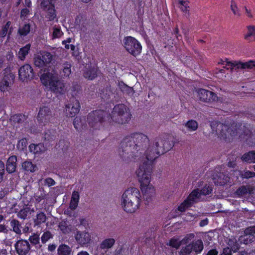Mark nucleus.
<instances>
[{
	"mask_svg": "<svg viewBox=\"0 0 255 255\" xmlns=\"http://www.w3.org/2000/svg\"><path fill=\"white\" fill-rule=\"evenodd\" d=\"M174 146L171 137L163 134L150 140L145 134L134 132L122 140L119 154L123 161L129 162L138 157L144 150L145 160L140 164L150 165L153 168L154 161L161 155L170 150Z\"/></svg>",
	"mask_w": 255,
	"mask_h": 255,
	"instance_id": "nucleus-1",
	"label": "nucleus"
},
{
	"mask_svg": "<svg viewBox=\"0 0 255 255\" xmlns=\"http://www.w3.org/2000/svg\"><path fill=\"white\" fill-rule=\"evenodd\" d=\"M152 172V167L150 165L145 163L140 164L136 171V174L140 183V189L143 198L148 202L151 200L155 194V189L150 184Z\"/></svg>",
	"mask_w": 255,
	"mask_h": 255,
	"instance_id": "nucleus-2",
	"label": "nucleus"
},
{
	"mask_svg": "<svg viewBox=\"0 0 255 255\" xmlns=\"http://www.w3.org/2000/svg\"><path fill=\"white\" fill-rule=\"evenodd\" d=\"M140 201L139 190L135 187H130L126 190L122 196L121 206L127 213H133L139 208Z\"/></svg>",
	"mask_w": 255,
	"mask_h": 255,
	"instance_id": "nucleus-3",
	"label": "nucleus"
},
{
	"mask_svg": "<svg viewBox=\"0 0 255 255\" xmlns=\"http://www.w3.org/2000/svg\"><path fill=\"white\" fill-rule=\"evenodd\" d=\"M40 78L42 83L44 86L48 87L49 89L56 95H63L67 91L64 83L59 79L57 74L53 72L43 73Z\"/></svg>",
	"mask_w": 255,
	"mask_h": 255,
	"instance_id": "nucleus-4",
	"label": "nucleus"
},
{
	"mask_svg": "<svg viewBox=\"0 0 255 255\" xmlns=\"http://www.w3.org/2000/svg\"><path fill=\"white\" fill-rule=\"evenodd\" d=\"M131 116L129 109L125 105L118 104L113 109L111 119L116 123L125 124L130 120Z\"/></svg>",
	"mask_w": 255,
	"mask_h": 255,
	"instance_id": "nucleus-5",
	"label": "nucleus"
},
{
	"mask_svg": "<svg viewBox=\"0 0 255 255\" xmlns=\"http://www.w3.org/2000/svg\"><path fill=\"white\" fill-rule=\"evenodd\" d=\"M107 113L102 110L94 111L88 114L87 122L89 126L94 129H99L108 118Z\"/></svg>",
	"mask_w": 255,
	"mask_h": 255,
	"instance_id": "nucleus-6",
	"label": "nucleus"
},
{
	"mask_svg": "<svg viewBox=\"0 0 255 255\" xmlns=\"http://www.w3.org/2000/svg\"><path fill=\"white\" fill-rule=\"evenodd\" d=\"M123 45L131 55L136 56L139 55L142 49L140 43L132 36H127L123 39Z\"/></svg>",
	"mask_w": 255,
	"mask_h": 255,
	"instance_id": "nucleus-7",
	"label": "nucleus"
},
{
	"mask_svg": "<svg viewBox=\"0 0 255 255\" xmlns=\"http://www.w3.org/2000/svg\"><path fill=\"white\" fill-rule=\"evenodd\" d=\"M54 59V55L46 51H41L34 57V64L38 68L47 67Z\"/></svg>",
	"mask_w": 255,
	"mask_h": 255,
	"instance_id": "nucleus-8",
	"label": "nucleus"
},
{
	"mask_svg": "<svg viewBox=\"0 0 255 255\" xmlns=\"http://www.w3.org/2000/svg\"><path fill=\"white\" fill-rule=\"evenodd\" d=\"M197 97L200 101L208 103H211L218 101V97L214 92L204 89L198 90Z\"/></svg>",
	"mask_w": 255,
	"mask_h": 255,
	"instance_id": "nucleus-9",
	"label": "nucleus"
},
{
	"mask_svg": "<svg viewBox=\"0 0 255 255\" xmlns=\"http://www.w3.org/2000/svg\"><path fill=\"white\" fill-rule=\"evenodd\" d=\"M226 66L224 67L227 69H230L233 71L234 68L252 69H255V61H249L246 62H241L238 61H228Z\"/></svg>",
	"mask_w": 255,
	"mask_h": 255,
	"instance_id": "nucleus-10",
	"label": "nucleus"
},
{
	"mask_svg": "<svg viewBox=\"0 0 255 255\" xmlns=\"http://www.w3.org/2000/svg\"><path fill=\"white\" fill-rule=\"evenodd\" d=\"M65 113L67 116L73 117L77 114L80 109V105L78 100L74 98L70 100V103L66 105Z\"/></svg>",
	"mask_w": 255,
	"mask_h": 255,
	"instance_id": "nucleus-11",
	"label": "nucleus"
},
{
	"mask_svg": "<svg viewBox=\"0 0 255 255\" xmlns=\"http://www.w3.org/2000/svg\"><path fill=\"white\" fill-rule=\"evenodd\" d=\"M19 79L22 81L31 79L34 77L32 68L29 64H25L20 67L18 70Z\"/></svg>",
	"mask_w": 255,
	"mask_h": 255,
	"instance_id": "nucleus-12",
	"label": "nucleus"
},
{
	"mask_svg": "<svg viewBox=\"0 0 255 255\" xmlns=\"http://www.w3.org/2000/svg\"><path fill=\"white\" fill-rule=\"evenodd\" d=\"M15 76L12 73L5 75L0 81V91L3 93L9 92L14 83Z\"/></svg>",
	"mask_w": 255,
	"mask_h": 255,
	"instance_id": "nucleus-13",
	"label": "nucleus"
},
{
	"mask_svg": "<svg viewBox=\"0 0 255 255\" xmlns=\"http://www.w3.org/2000/svg\"><path fill=\"white\" fill-rule=\"evenodd\" d=\"M14 247L18 255H28L30 250V245L27 240H20L16 242Z\"/></svg>",
	"mask_w": 255,
	"mask_h": 255,
	"instance_id": "nucleus-14",
	"label": "nucleus"
},
{
	"mask_svg": "<svg viewBox=\"0 0 255 255\" xmlns=\"http://www.w3.org/2000/svg\"><path fill=\"white\" fill-rule=\"evenodd\" d=\"M52 118V112L47 107H43L40 109L37 120L39 123L45 125L48 123Z\"/></svg>",
	"mask_w": 255,
	"mask_h": 255,
	"instance_id": "nucleus-15",
	"label": "nucleus"
},
{
	"mask_svg": "<svg viewBox=\"0 0 255 255\" xmlns=\"http://www.w3.org/2000/svg\"><path fill=\"white\" fill-rule=\"evenodd\" d=\"M218 128H221V134L219 136L221 138L226 139L229 136H234L237 135L238 131L233 127L229 128L227 125L222 124L219 125Z\"/></svg>",
	"mask_w": 255,
	"mask_h": 255,
	"instance_id": "nucleus-16",
	"label": "nucleus"
},
{
	"mask_svg": "<svg viewBox=\"0 0 255 255\" xmlns=\"http://www.w3.org/2000/svg\"><path fill=\"white\" fill-rule=\"evenodd\" d=\"M75 238L77 242L82 246L87 245L91 241L90 235L86 231H77Z\"/></svg>",
	"mask_w": 255,
	"mask_h": 255,
	"instance_id": "nucleus-17",
	"label": "nucleus"
},
{
	"mask_svg": "<svg viewBox=\"0 0 255 255\" xmlns=\"http://www.w3.org/2000/svg\"><path fill=\"white\" fill-rule=\"evenodd\" d=\"M114 95L113 89L110 85H107L100 90L99 95L101 99L104 101H108L111 99Z\"/></svg>",
	"mask_w": 255,
	"mask_h": 255,
	"instance_id": "nucleus-18",
	"label": "nucleus"
},
{
	"mask_svg": "<svg viewBox=\"0 0 255 255\" xmlns=\"http://www.w3.org/2000/svg\"><path fill=\"white\" fill-rule=\"evenodd\" d=\"M17 165V157L15 155L10 156L6 163V170L8 173L15 171Z\"/></svg>",
	"mask_w": 255,
	"mask_h": 255,
	"instance_id": "nucleus-19",
	"label": "nucleus"
},
{
	"mask_svg": "<svg viewBox=\"0 0 255 255\" xmlns=\"http://www.w3.org/2000/svg\"><path fill=\"white\" fill-rule=\"evenodd\" d=\"M29 149L30 152L34 154H40L46 150V148L42 143L38 144H30L29 146Z\"/></svg>",
	"mask_w": 255,
	"mask_h": 255,
	"instance_id": "nucleus-20",
	"label": "nucleus"
},
{
	"mask_svg": "<svg viewBox=\"0 0 255 255\" xmlns=\"http://www.w3.org/2000/svg\"><path fill=\"white\" fill-rule=\"evenodd\" d=\"M47 217L45 214L42 211H39L33 218L34 225L35 226H40L42 224L45 223Z\"/></svg>",
	"mask_w": 255,
	"mask_h": 255,
	"instance_id": "nucleus-21",
	"label": "nucleus"
},
{
	"mask_svg": "<svg viewBox=\"0 0 255 255\" xmlns=\"http://www.w3.org/2000/svg\"><path fill=\"white\" fill-rule=\"evenodd\" d=\"M34 212V208H31L28 206H25L18 212L17 216L20 219L25 220L28 215H31Z\"/></svg>",
	"mask_w": 255,
	"mask_h": 255,
	"instance_id": "nucleus-22",
	"label": "nucleus"
},
{
	"mask_svg": "<svg viewBox=\"0 0 255 255\" xmlns=\"http://www.w3.org/2000/svg\"><path fill=\"white\" fill-rule=\"evenodd\" d=\"M115 240L113 238L106 239L103 240L100 244L99 247H97L96 251H98L99 248L102 250L111 249L115 244Z\"/></svg>",
	"mask_w": 255,
	"mask_h": 255,
	"instance_id": "nucleus-23",
	"label": "nucleus"
},
{
	"mask_svg": "<svg viewBox=\"0 0 255 255\" xmlns=\"http://www.w3.org/2000/svg\"><path fill=\"white\" fill-rule=\"evenodd\" d=\"M229 179L230 178L228 176L225 175L223 173H220L219 175L216 176V177H214V182L215 184L223 185L229 182Z\"/></svg>",
	"mask_w": 255,
	"mask_h": 255,
	"instance_id": "nucleus-24",
	"label": "nucleus"
},
{
	"mask_svg": "<svg viewBox=\"0 0 255 255\" xmlns=\"http://www.w3.org/2000/svg\"><path fill=\"white\" fill-rule=\"evenodd\" d=\"M200 197L199 189H197L194 190L186 200L192 206L193 204L197 202Z\"/></svg>",
	"mask_w": 255,
	"mask_h": 255,
	"instance_id": "nucleus-25",
	"label": "nucleus"
},
{
	"mask_svg": "<svg viewBox=\"0 0 255 255\" xmlns=\"http://www.w3.org/2000/svg\"><path fill=\"white\" fill-rule=\"evenodd\" d=\"M183 126L189 132L196 131L198 128V123L194 120H190L183 124Z\"/></svg>",
	"mask_w": 255,
	"mask_h": 255,
	"instance_id": "nucleus-26",
	"label": "nucleus"
},
{
	"mask_svg": "<svg viewBox=\"0 0 255 255\" xmlns=\"http://www.w3.org/2000/svg\"><path fill=\"white\" fill-rule=\"evenodd\" d=\"M253 190L249 186H242L239 187L236 191L235 193L239 197H243L247 194H251Z\"/></svg>",
	"mask_w": 255,
	"mask_h": 255,
	"instance_id": "nucleus-27",
	"label": "nucleus"
},
{
	"mask_svg": "<svg viewBox=\"0 0 255 255\" xmlns=\"http://www.w3.org/2000/svg\"><path fill=\"white\" fill-rule=\"evenodd\" d=\"M72 254V249L66 244L59 245L57 249L58 255H70Z\"/></svg>",
	"mask_w": 255,
	"mask_h": 255,
	"instance_id": "nucleus-28",
	"label": "nucleus"
},
{
	"mask_svg": "<svg viewBox=\"0 0 255 255\" xmlns=\"http://www.w3.org/2000/svg\"><path fill=\"white\" fill-rule=\"evenodd\" d=\"M22 168L27 172H33L36 170V165L30 160H26L22 163Z\"/></svg>",
	"mask_w": 255,
	"mask_h": 255,
	"instance_id": "nucleus-29",
	"label": "nucleus"
},
{
	"mask_svg": "<svg viewBox=\"0 0 255 255\" xmlns=\"http://www.w3.org/2000/svg\"><path fill=\"white\" fill-rule=\"evenodd\" d=\"M193 251L197 254L200 253L204 248L203 243L201 240L193 241L191 244Z\"/></svg>",
	"mask_w": 255,
	"mask_h": 255,
	"instance_id": "nucleus-30",
	"label": "nucleus"
},
{
	"mask_svg": "<svg viewBox=\"0 0 255 255\" xmlns=\"http://www.w3.org/2000/svg\"><path fill=\"white\" fill-rule=\"evenodd\" d=\"M61 72V76L62 78L68 77L71 73V65L70 63L66 62L63 63Z\"/></svg>",
	"mask_w": 255,
	"mask_h": 255,
	"instance_id": "nucleus-31",
	"label": "nucleus"
},
{
	"mask_svg": "<svg viewBox=\"0 0 255 255\" xmlns=\"http://www.w3.org/2000/svg\"><path fill=\"white\" fill-rule=\"evenodd\" d=\"M58 227L65 234L69 233L71 231V226L69 224L67 221H62L59 222Z\"/></svg>",
	"mask_w": 255,
	"mask_h": 255,
	"instance_id": "nucleus-32",
	"label": "nucleus"
},
{
	"mask_svg": "<svg viewBox=\"0 0 255 255\" xmlns=\"http://www.w3.org/2000/svg\"><path fill=\"white\" fill-rule=\"evenodd\" d=\"M30 48V44H27L24 47L21 48L17 54L18 58L21 60H24L25 56L28 54Z\"/></svg>",
	"mask_w": 255,
	"mask_h": 255,
	"instance_id": "nucleus-33",
	"label": "nucleus"
},
{
	"mask_svg": "<svg viewBox=\"0 0 255 255\" xmlns=\"http://www.w3.org/2000/svg\"><path fill=\"white\" fill-rule=\"evenodd\" d=\"M120 88L124 94L130 97H132L134 93V91L132 87H129L124 83L120 84Z\"/></svg>",
	"mask_w": 255,
	"mask_h": 255,
	"instance_id": "nucleus-34",
	"label": "nucleus"
},
{
	"mask_svg": "<svg viewBox=\"0 0 255 255\" xmlns=\"http://www.w3.org/2000/svg\"><path fill=\"white\" fill-rule=\"evenodd\" d=\"M243 161L249 163H255V151H251L248 153H245L242 157Z\"/></svg>",
	"mask_w": 255,
	"mask_h": 255,
	"instance_id": "nucleus-35",
	"label": "nucleus"
},
{
	"mask_svg": "<svg viewBox=\"0 0 255 255\" xmlns=\"http://www.w3.org/2000/svg\"><path fill=\"white\" fill-rule=\"evenodd\" d=\"M247 229L248 228L245 230V235L242 237L243 240L241 241L246 245L252 243L255 240V237L253 236L255 233L248 234L246 232Z\"/></svg>",
	"mask_w": 255,
	"mask_h": 255,
	"instance_id": "nucleus-36",
	"label": "nucleus"
},
{
	"mask_svg": "<svg viewBox=\"0 0 255 255\" xmlns=\"http://www.w3.org/2000/svg\"><path fill=\"white\" fill-rule=\"evenodd\" d=\"M10 225L13 232L17 234H21V224L18 220L15 219L12 220L10 221Z\"/></svg>",
	"mask_w": 255,
	"mask_h": 255,
	"instance_id": "nucleus-37",
	"label": "nucleus"
},
{
	"mask_svg": "<svg viewBox=\"0 0 255 255\" xmlns=\"http://www.w3.org/2000/svg\"><path fill=\"white\" fill-rule=\"evenodd\" d=\"M97 76V69L96 68H89L84 74V76L89 79L93 80Z\"/></svg>",
	"mask_w": 255,
	"mask_h": 255,
	"instance_id": "nucleus-38",
	"label": "nucleus"
},
{
	"mask_svg": "<svg viewBox=\"0 0 255 255\" xmlns=\"http://www.w3.org/2000/svg\"><path fill=\"white\" fill-rule=\"evenodd\" d=\"M26 117L21 114H15L11 116L10 120L14 124H21L26 120Z\"/></svg>",
	"mask_w": 255,
	"mask_h": 255,
	"instance_id": "nucleus-39",
	"label": "nucleus"
},
{
	"mask_svg": "<svg viewBox=\"0 0 255 255\" xmlns=\"http://www.w3.org/2000/svg\"><path fill=\"white\" fill-rule=\"evenodd\" d=\"M63 34L60 27L56 25L52 27V39L59 38Z\"/></svg>",
	"mask_w": 255,
	"mask_h": 255,
	"instance_id": "nucleus-40",
	"label": "nucleus"
},
{
	"mask_svg": "<svg viewBox=\"0 0 255 255\" xmlns=\"http://www.w3.org/2000/svg\"><path fill=\"white\" fill-rule=\"evenodd\" d=\"M84 120H83L81 117H76L75 118L73 123L74 128L77 130H80L84 126Z\"/></svg>",
	"mask_w": 255,
	"mask_h": 255,
	"instance_id": "nucleus-41",
	"label": "nucleus"
},
{
	"mask_svg": "<svg viewBox=\"0 0 255 255\" xmlns=\"http://www.w3.org/2000/svg\"><path fill=\"white\" fill-rule=\"evenodd\" d=\"M219 125H222V123L214 121L211 123L210 126L213 132H215L218 136L221 134V128H218Z\"/></svg>",
	"mask_w": 255,
	"mask_h": 255,
	"instance_id": "nucleus-42",
	"label": "nucleus"
},
{
	"mask_svg": "<svg viewBox=\"0 0 255 255\" xmlns=\"http://www.w3.org/2000/svg\"><path fill=\"white\" fill-rule=\"evenodd\" d=\"M30 25L25 24L22 27L18 29V33L21 36H26L30 31Z\"/></svg>",
	"mask_w": 255,
	"mask_h": 255,
	"instance_id": "nucleus-43",
	"label": "nucleus"
},
{
	"mask_svg": "<svg viewBox=\"0 0 255 255\" xmlns=\"http://www.w3.org/2000/svg\"><path fill=\"white\" fill-rule=\"evenodd\" d=\"M231 9L234 15H238L240 16L241 15V13L239 10V7H238L237 3L235 0H232L231 1Z\"/></svg>",
	"mask_w": 255,
	"mask_h": 255,
	"instance_id": "nucleus-44",
	"label": "nucleus"
},
{
	"mask_svg": "<svg viewBox=\"0 0 255 255\" xmlns=\"http://www.w3.org/2000/svg\"><path fill=\"white\" fill-rule=\"evenodd\" d=\"M179 3L182 6H185V8L183 9V7H180L181 10L185 13L189 14V6L188 5L189 1L187 0H178Z\"/></svg>",
	"mask_w": 255,
	"mask_h": 255,
	"instance_id": "nucleus-45",
	"label": "nucleus"
},
{
	"mask_svg": "<svg viewBox=\"0 0 255 255\" xmlns=\"http://www.w3.org/2000/svg\"><path fill=\"white\" fill-rule=\"evenodd\" d=\"M248 33L245 36V38L248 40L250 37H253L255 40V26H248Z\"/></svg>",
	"mask_w": 255,
	"mask_h": 255,
	"instance_id": "nucleus-46",
	"label": "nucleus"
},
{
	"mask_svg": "<svg viewBox=\"0 0 255 255\" xmlns=\"http://www.w3.org/2000/svg\"><path fill=\"white\" fill-rule=\"evenodd\" d=\"M193 251V248L191 244L187 245L185 248H182L180 252V255H189Z\"/></svg>",
	"mask_w": 255,
	"mask_h": 255,
	"instance_id": "nucleus-47",
	"label": "nucleus"
},
{
	"mask_svg": "<svg viewBox=\"0 0 255 255\" xmlns=\"http://www.w3.org/2000/svg\"><path fill=\"white\" fill-rule=\"evenodd\" d=\"M54 131L50 130H48L44 132L43 138L45 140L52 141L55 138Z\"/></svg>",
	"mask_w": 255,
	"mask_h": 255,
	"instance_id": "nucleus-48",
	"label": "nucleus"
},
{
	"mask_svg": "<svg viewBox=\"0 0 255 255\" xmlns=\"http://www.w3.org/2000/svg\"><path fill=\"white\" fill-rule=\"evenodd\" d=\"M41 8L43 10L54 7V5L48 0H43L40 3Z\"/></svg>",
	"mask_w": 255,
	"mask_h": 255,
	"instance_id": "nucleus-49",
	"label": "nucleus"
},
{
	"mask_svg": "<svg viewBox=\"0 0 255 255\" xmlns=\"http://www.w3.org/2000/svg\"><path fill=\"white\" fill-rule=\"evenodd\" d=\"M182 244L181 241L179 239L172 238L169 243V245L173 248L178 249Z\"/></svg>",
	"mask_w": 255,
	"mask_h": 255,
	"instance_id": "nucleus-50",
	"label": "nucleus"
},
{
	"mask_svg": "<svg viewBox=\"0 0 255 255\" xmlns=\"http://www.w3.org/2000/svg\"><path fill=\"white\" fill-rule=\"evenodd\" d=\"M212 191V188L209 185H206L201 190L199 189V193L200 194V196L201 195H207L210 194Z\"/></svg>",
	"mask_w": 255,
	"mask_h": 255,
	"instance_id": "nucleus-51",
	"label": "nucleus"
},
{
	"mask_svg": "<svg viewBox=\"0 0 255 255\" xmlns=\"http://www.w3.org/2000/svg\"><path fill=\"white\" fill-rule=\"evenodd\" d=\"M192 206V205L187 201L185 200L182 203L180 204V206H179L178 208V210L181 212H184L185 210L188 209V208Z\"/></svg>",
	"mask_w": 255,
	"mask_h": 255,
	"instance_id": "nucleus-52",
	"label": "nucleus"
},
{
	"mask_svg": "<svg viewBox=\"0 0 255 255\" xmlns=\"http://www.w3.org/2000/svg\"><path fill=\"white\" fill-rule=\"evenodd\" d=\"M45 11L47 12V18L49 20H52L55 18L56 15L54 7L47 9Z\"/></svg>",
	"mask_w": 255,
	"mask_h": 255,
	"instance_id": "nucleus-53",
	"label": "nucleus"
},
{
	"mask_svg": "<svg viewBox=\"0 0 255 255\" xmlns=\"http://www.w3.org/2000/svg\"><path fill=\"white\" fill-rule=\"evenodd\" d=\"M27 145V140L26 138H24L18 141L17 147L19 150H23L26 147Z\"/></svg>",
	"mask_w": 255,
	"mask_h": 255,
	"instance_id": "nucleus-54",
	"label": "nucleus"
},
{
	"mask_svg": "<svg viewBox=\"0 0 255 255\" xmlns=\"http://www.w3.org/2000/svg\"><path fill=\"white\" fill-rule=\"evenodd\" d=\"M10 22L7 21L6 23V24L4 25V26L2 28L1 31L0 32V35L3 37L6 36L8 30L9 28V26L10 25Z\"/></svg>",
	"mask_w": 255,
	"mask_h": 255,
	"instance_id": "nucleus-55",
	"label": "nucleus"
},
{
	"mask_svg": "<svg viewBox=\"0 0 255 255\" xmlns=\"http://www.w3.org/2000/svg\"><path fill=\"white\" fill-rule=\"evenodd\" d=\"M52 237V234L49 231H46L44 233L41 238L43 243H46L48 240Z\"/></svg>",
	"mask_w": 255,
	"mask_h": 255,
	"instance_id": "nucleus-56",
	"label": "nucleus"
},
{
	"mask_svg": "<svg viewBox=\"0 0 255 255\" xmlns=\"http://www.w3.org/2000/svg\"><path fill=\"white\" fill-rule=\"evenodd\" d=\"M29 240L32 244L36 245L39 243V236L36 234H34L29 237Z\"/></svg>",
	"mask_w": 255,
	"mask_h": 255,
	"instance_id": "nucleus-57",
	"label": "nucleus"
},
{
	"mask_svg": "<svg viewBox=\"0 0 255 255\" xmlns=\"http://www.w3.org/2000/svg\"><path fill=\"white\" fill-rule=\"evenodd\" d=\"M241 176L243 178H250L255 176V172L248 170L241 173Z\"/></svg>",
	"mask_w": 255,
	"mask_h": 255,
	"instance_id": "nucleus-58",
	"label": "nucleus"
},
{
	"mask_svg": "<svg viewBox=\"0 0 255 255\" xmlns=\"http://www.w3.org/2000/svg\"><path fill=\"white\" fill-rule=\"evenodd\" d=\"M194 238V235L193 234H189L186 235L185 237L182 240H181L182 244H187Z\"/></svg>",
	"mask_w": 255,
	"mask_h": 255,
	"instance_id": "nucleus-59",
	"label": "nucleus"
},
{
	"mask_svg": "<svg viewBox=\"0 0 255 255\" xmlns=\"http://www.w3.org/2000/svg\"><path fill=\"white\" fill-rule=\"evenodd\" d=\"M4 168L5 166L4 163L2 161H0V182H1L3 180L4 174Z\"/></svg>",
	"mask_w": 255,
	"mask_h": 255,
	"instance_id": "nucleus-60",
	"label": "nucleus"
},
{
	"mask_svg": "<svg viewBox=\"0 0 255 255\" xmlns=\"http://www.w3.org/2000/svg\"><path fill=\"white\" fill-rule=\"evenodd\" d=\"M80 195L78 192L74 191L72 192L71 200L79 203Z\"/></svg>",
	"mask_w": 255,
	"mask_h": 255,
	"instance_id": "nucleus-61",
	"label": "nucleus"
},
{
	"mask_svg": "<svg viewBox=\"0 0 255 255\" xmlns=\"http://www.w3.org/2000/svg\"><path fill=\"white\" fill-rule=\"evenodd\" d=\"M228 245L231 248V251L232 250L234 252H237L240 248V245L236 242L232 245V241H229Z\"/></svg>",
	"mask_w": 255,
	"mask_h": 255,
	"instance_id": "nucleus-62",
	"label": "nucleus"
},
{
	"mask_svg": "<svg viewBox=\"0 0 255 255\" xmlns=\"http://www.w3.org/2000/svg\"><path fill=\"white\" fill-rule=\"evenodd\" d=\"M44 184L50 187L55 184V181L51 178H47L44 181Z\"/></svg>",
	"mask_w": 255,
	"mask_h": 255,
	"instance_id": "nucleus-63",
	"label": "nucleus"
},
{
	"mask_svg": "<svg viewBox=\"0 0 255 255\" xmlns=\"http://www.w3.org/2000/svg\"><path fill=\"white\" fill-rule=\"evenodd\" d=\"M30 12V10L28 8H25L22 9L21 10L20 12V16L21 17H27V16L29 14Z\"/></svg>",
	"mask_w": 255,
	"mask_h": 255,
	"instance_id": "nucleus-64",
	"label": "nucleus"
}]
</instances>
